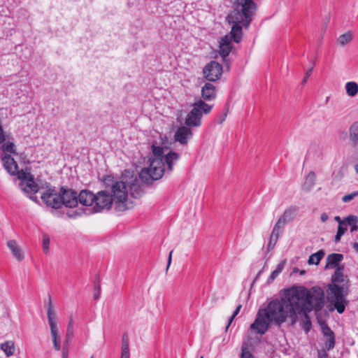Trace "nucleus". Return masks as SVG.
I'll list each match as a JSON object with an SVG mask.
<instances>
[{
  "label": "nucleus",
  "instance_id": "49",
  "mask_svg": "<svg viewBox=\"0 0 358 358\" xmlns=\"http://www.w3.org/2000/svg\"><path fill=\"white\" fill-rule=\"evenodd\" d=\"M27 194H30V195L29 196V199H30L31 201H33L34 202L37 203H39V201H38V198H37L36 196H34V194H32V193H30V192H29V193H27Z\"/></svg>",
  "mask_w": 358,
  "mask_h": 358
},
{
  "label": "nucleus",
  "instance_id": "4",
  "mask_svg": "<svg viewBox=\"0 0 358 358\" xmlns=\"http://www.w3.org/2000/svg\"><path fill=\"white\" fill-rule=\"evenodd\" d=\"M257 6L255 1L249 0H236L233 10L227 15V21L232 24L230 39L239 43L243 36L242 26L248 28Z\"/></svg>",
  "mask_w": 358,
  "mask_h": 358
},
{
  "label": "nucleus",
  "instance_id": "38",
  "mask_svg": "<svg viewBox=\"0 0 358 358\" xmlns=\"http://www.w3.org/2000/svg\"><path fill=\"white\" fill-rule=\"evenodd\" d=\"M49 246H50V238L48 236H43V250L45 253H48L49 252Z\"/></svg>",
  "mask_w": 358,
  "mask_h": 358
},
{
  "label": "nucleus",
  "instance_id": "33",
  "mask_svg": "<svg viewBox=\"0 0 358 358\" xmlns=\"http://www.w3.org/2000/svg\"><path fill=\"white\" fill-rule=\"evenodd\" d=\"M73 332H74V330H73V322L72 318H71L70 321H69V322L68 324V327H67L66 334L65 343L66 344H68V343L69 341H71V340L73 337Z\"/></svg>",
  "mask_w": 358,
  "mask_h": 358
},
{
  "label": "nucleus",
  "instance_id": "32",
  "mask_svg": "<svg viewBox=\"0 0 358 358\" xmlns=\"http://www.w3.org/2000/svg\"><path fill=\"white\" fill-rule=\"evenodd\" d=\"M352 39V34L350 31H348L343 34H341L337 39L338 43L344 46L348 43H350Z\"/></svg>",
  "mask_w": 358,
  "mask_h": 358
},
{
  "label": "nucleus",
  "instance_id": "13",
  "mask_svg": "<svg viewBox=\"0 0 358 358\" xmlns=\"http://www.w3.org/2000/svg\"><path fill=\"white\" fill-rule=\"evenodd\" d=\"M129 178V180H128L127 186H129L131 196L135 199L141 197L143 194V189L136 176H134V175L131 173Z\"/></svg>",
  "mask_w": 358,
  "mask_h": 358
},
{
  "label": "nucleus",
  "instance_id": "6",
  "mask_svg": "<svg viewBox=\"0 0 358 358\" xmlns=\"http://www.w3.org/2000/svg\"><path fill=\"white\" fill-rule=\"evenodd\" d=\"M78 192L66 186H62L57 192L55 187L49 185L41 195V199L47 206L54 209L62 205L66 208H75L78 204Z\"/></svg>",
  "mask_w": 358,
  "mask_h": 358
},
{
  "label": "nucleus",
  "instance_id": "35",
  "mask_svg": "<svg viewBox=\"0 0 358 358\" xmlns=\"http://www.w3.org/2000/svg\"><path fill=\"white\" fill-rule=\"evenodd\" d=\"M100 294H101V285H100V283H99V281L97 280L96 282H94V300H98L100 297Z\"/></svg>",
  "mask_w": 358,
  "mask_h": 358
},
{
  "label": "nucleus",
  "instance_id": "46",
  "mask_svg": "<svg viewBox=\"0 0 358 358\" xmlns=\"http://www.w3.org/2000/svg\"><path fill=\"white\" fill-rule=\"evenodd\" d=\"M328 350H326V348L324 347V348L318 351V358H327L328 357Z\"/></svg>",
  "mask_w": 358,
  "mask_h": 358
},
{
  "label": "nucleus",
  "instance_id": "20",
  "mask_svg": "<svg viewBox=\"0 0 358 358\" xmlns=\"http://www.w3.org/2000/svg\"><path fill=\"white\" fill-rule=\"evenodd\" d=\"M8 248L10 250L13 255L18 260L22 261L24 259V255L22 250L18 246L15 240H10L7 243Z\"/></svg>",
  "mask_w": 358,
  "mask_h": 358
},
{
  "label": "nucleus",
  "instance_id": "51",
  "mask_svg": "<svg viewBox=\"0 0 358 358\" xmlns=\"http://www.w3.org/2000/svg\"><path fill=\"white\" fill-rule=\"evenodd\" d=\"M329 215L326 213H323L321 214L320 220L322 222H325L328 220Z\"/></svg>",
  "mask_w": 358,
  "mask_h": 358
},
{
  "label": "nucleus",
  "instance_id": "21",
  "mask_svg": "<svg viewBox=\"0 0 358 358\" xmlns=\"http://www.w3.org/2000/svg\"><path fill=\"white\" fill-rule=\"evenodd\" d=\"M348 132L351 145L358 144V121L354 122L350 126Z\"/></svg>",
  "mask_w": 358,
  "mask_h": 358
},
{
  "label": "nucleus",
  "instance_id": "54",
  "mask_svg": "<svg viewBox=\"0 0 358 358\" xmlns=\"http://www.w3.org/2000/svg\"><path fill=\"white\" fill-rule=\"evenodd\" d=\"M262 272H263V271H262V270H260V271L257 273V275H256L255 278L254 279V280H253V282H252V283H255V282L258 280V278H259V276L261 275V274L262 273Z\"/></svg>",
  "mask_w": 358,
  "mask_h": 358
},
{
  "label": "nucleus",
  "instance_id": "15",
  "mask_svg": "<svg viewBox=\"0 0 358 358\" xmlns=\"http://www.w3.org/2000/svg\"><path fill=\"white\" fill-rule=\"evenodd\" d=\"M95 194L89 189H83L78 195V203L85 206H91L94 203Z\"/></svg>",
  "mask_w": 358,
  "mask_h": 358
},
{
  "label": "nucleus",
  "instance_id": "58",
  "mask_svg": "<svg viewBox=\"0 0 358 358\" xmlns=\"http://www.w3.org/2000/svg\"><path fill=\"white\" fill-rule=\"evenodd\" d=\"M300 273H301V274H304V273H305V271H301L300 272Z\"/></svg>",
  "mask_w": 358,
  "mask_h": 358
},
{
  "label": "nucleus",
  "instance_id": "24",
  "mask_svg": "<svg viewBox=\"0 0 358 358\" xmlns=\"http://www.w3.org/2000/svg\"><path fill=\"white\" fill-rule=\"evenodd\" d=\"M1 350L3 351L6 357H10L14 354L15 345L12 341H8L1 344Z\"/></svg>",
  "mask_w": 358,
  "mask_h": 358
},
{
  "label": "nucleus",
  "instance_id": "11",
  "mask_svg": "<svg viewBox=\"0 0 358 358\" xmlns=\"http://www.w3.org/2000/svg\"><path fill=\"white\" fill-rule=\"evenodd\" d=\"M222 66L216 61H211L203 69L204 78L210 82L219 80L222 74Z\"/></svg>",
  "mask_w": 358,
  "mask_h": 358
},
{
  "label": "nucleus",
  "instance_id": "43",
  "mask_svg": "<svg viewBox=\"0 0 358 358\" xmlns=\"http://www.w3.org/2000/svg\"><path fill=\"white\" fill-rule=\"evenodd\" d=\"M286 222L282 220L280 217L278 220L277 222L274 225L275 227L279 228L281 231H283L285 226L286 225Z\"/></svg>",
  "mask_w": 358,
  "mask_h": 358
},
{
  "label": "nucleus",
  "instance_id": "2",
  "mask_svg": "<svg viewBox=\"0 0 358 358\" xmlns=\"http://www.w3.org/2000/svg\"><path fill=\"white\" fill-rule=\"evenodd\" d=\"M343 259L342 254L332 253L327 256L325 265V269L335 268L331 278V283L327 286V293L331 309H336L339 314L345 311L349 303L346 296L350 286L348 277L343 274L345 266L339 264Z\"/></svg>",
  "mask_w": 358,
  "mask_h": 358
},
{
  "label": "nucleus",
  "instance_id": "25",
  "mask_svg": "<svg viewBox=\"0 0 358 358\" xmlns=\"http://www.w3.org/2000/svg\"><path fill=\"white\" fill-rule=\"evenodd\" d=\"M310 311H306V310H304V308H303V310L301 311V310H299V313H296V321L298 320V316L299 315H303L305 318V320L303 321V327L304 329V330L308 332L310 331L311 327H312V324H311V322H310V317L308 315V313H309Z\"/></svg>",
  "mask_w": 358,
  "mask_h": 358
},
{
  "label": "nucleus",
  "instance_id": "52",
  "mask_svg": "<svg viewBox=\"0 0 358 358\" xmlns=\"http://www.w3.org/2000/svg\"><path fill=\"white\" fill-rule=\"evenodd\" d=\"M334 220L338 222L339 224L342 225L345 223V220L343 221L341 220V217L339 216H336L334 217Z\"/></svg>",
  "mask_w": 358,
  "mask_h": 358
},
{
  "label": "nucleus",
  "instance_id": "22",
  "mask_svg": "<svg viewBox=\"0 0 358 358\" xmlns=\"http://www.w3.org/2000/svg\"><path fill=\"white\" fill-rule=\"evenodd\" d=\"M297 210V207L291 206L289 208L286 209L284 211L283 214L280 217L287 224L288 222L294 220L296 215Z\"/></svg>",
  "mask_w": 358,
  "mask_h": 358
},
{
  "label": "nucleus",
  "instance_id": "29",
  "mask_svg": "<svg viewBox=\"0 0 358 358\" xmlns=\"http://www.w3.org/2000/svg\"><path fill=\"white\" fill-rule=\"evenodd\" d=\"M129 357H130V353H129L128 337H127V335L126 334H124L122 336V352H121L120 358H129Z\"/></svg>",
  "mask_w": 358,
  "mask_h": 358
},
{
  "label": "nucleus",
  "instance_id": "16",
  "mask_svg": "<svg viewBox=\"0 0 358 358\" xmlns=\"http://www.w3.org/2000/svg\"><path fill=\"white\" fill-rule=\"evenodd\" d=\"M192 136V130L185 126H182L178 129L175 134V140L182 145H185L188 139Z\"/></svg>",
  "mask_w": 358,
  "mask_h": 358
},
{
  "label": "nucleus",
  "instance_id": "5",
  "mask_svg": "<svg viewBox=\"0 0 358 358\" xmlns=\"http://www.w3.org/2000/svg\"><path fill=\"white\" fill-rule=\"evenodd\" d=\"M289 296L292 301L293 309L306 311L314 310L316 313L320 311L324 306V292L319 286H314L310 289L305 287L289 289Z\"/></svg>",
  "mask_w": 358,
  "mask_h": 358
},
{
  "label": "nucleus",
  "instance_id": "7",
  "mask_svg": "<svg viewBox=\"0 0 358 358\" xmlns=\"http://www.w3.org/2000/svg\"><path fill=\"white\" fill-rule=\"evenodd\" d=\"M131 172L124 171L121 180H114L113 176L107 175L103 178L106 188L109 191L115 202L116 208L120 211H124L129 208L126 204L128 189L127 178L129 177Z\"/></svg>",
  "mask_w": 358,
  "mask_h": 358
},
{
  "label": "nucleus",
  "instance_id": "37",
  "mask_svg": "<svg viewBox=\"0 0 358 358\" xmlns=\"http://www.w3.org/2000/svg\"><path fill=\"white\" fill-rule=\"evenodd\" d=\"M357 196H358V191H355L350 194L343 196L342 198V201L344 203H349Z\"/></svg>",
  "mask_w": 358,
  "mask_h": 358
},
{
  "label": "nucleus",
  "instance_id": "61",
  "mask_svg": "<svg viewBox=\"0 0 358 358\" xmlns=\"http://www.w3.org/2000/svg\"><path fill=\"white\" fill-rule=\"evenodd\" d=\"M91 358H93V357H91Z\"/></svg>",
  "mask_w": 358,
  "mask_h": 358
},
{
  "label": "nucleus",
  "instance_id": "60",
  "mask_svg": "<svg viewBox=\"0 0 358 358\" xmlns=\"http://www.w3.org/2000/svg\"><path fill=\"white\" fill-rule=\"evenodd\" d=\"M200 358H203V356H201Z\"/></svg>",
  "mask_w": 358,
  "mask_h": 358
},
{
  "label": "nucleus",
  "instance_id": "10",
  "mask_svg": "<svg viewBox=\"0 0 358 358\" xmlns=\"http://www.w3.org/2000/svg\"><path fill=\"white\" fill-rule=\"evenodd\" d=\"M94 206L92 208L93 213H99L103 210H108L114 202L110 193L108 189L101 190L95 194Z\"/></svg>",
  "mask_w": 358,
  "mask_h": 358
},
{
  "label": "nucleus",
  "instance_id": "55",
  "mask_svg": "<svg viewBox=\"0 0 358 358\" xmlns=\"http://www.w3.org/2000/svg\"><path fill=\"white\" fill-rule=\"evenodd\" d=\"M352 248L354 249V250L357 252H358V243H352Z\"/></svg>",
  "mask_w": 358,
  "mask_h": 358
},
{
  "label": "nucleus",
  "instance_id": "45",
  "mask_svg": "<svg viewBox=\"0 0 358 358\" xmlns=\"http://www.w3.org/2000/svg\"><path fill=\"white\" fill-rule=\"evenodd\" d=\"M351 145L353 148L352 157L353 159L358 160V144Z\"/></svg>",
  "mask_w": 358,
  "mask_h": 358
},
{
  "label": "nucleus",
  "instance_id": "36",
  "mask_svg": "<svg viewBox=\"0 0 358 358\" xmlns=\"http://www.w3.org/2000/svg\"><path fill=\"white\" fill-rule=\"evenodd\" d=\"M240 358H255L253 355L248 350L247 346L243 345Z\"/></svg>",
  "mask_w": 358,
  "mask_h": 358
},
{
  "label": "nucleus",
  "instance_id": "1",
  "mask_svg": "<svg viewBox=\"0 0 358 358\" xmlns=\"http://www.w3.org/2000/svg\"><path fill=\"white\" fill-rule=\"evenodd\" d=\"M289 289L285 290L284 296L281 299L271 300L264 309H259L256 318L250 325V329L255 330L256 334L264 335L270 327L271 324H274L278 327L286 322L287 317H290L292 323L296 322V313L298 310L293 309L292 301L289 296Z\"/></svg>",
  "mask_w": 358,
  "mask_h": 358
},
{
  "label": "nucleus",
  "instance_id": "14",
  "mask_svg": "<svg viewBox=\"0 0 358 358\" xmlns=\"http://www.w3.org/2000/svg\"><path fill=\"white\" fill-rule=\"evenodd\" d=\"M202 112L193 106V108L185 118V124L188 127H198L201 124Z\"/></svg>",
  "mask_w": 358,
  "mask_h": 358
},
{
  "label": "nucleus",
  "instance_id": "44",
  "mask_svg": "<svg viewBox=\"0 0 358 358\" xmlns=\"http://www.w3.org/2000/svg\"><path fill=\"white\" fill-rule=\"evenodd\" d=\"M313 68L311 67L310 68L306 73V75L301 82L302 85H304L306 82H307V80L308 78L310 76V75L312 74V72H313Z\"/></svg>",
  "mask_w": 358,
  "mask_h": 358
},
{
  "label": "nucleus",
  "instance_id": "8",
  "mask_svg": "<svg viewBox=\"0 0 358 358\" xmlns=\"http://www.w3.org/2000/svg\"><path fill=\"white\" fill-rule=\"evenodd\" d=\"M20 180V186L25 193L36 194L39 190L38 185L35 182L34 176L31 173V168L26 167L18 170L16 175Z\"/></svg>",
  "mask_w": 358,
  "mask_h": 358
},
{
  "label": "nucleus",
  "instance_id": "18",
  "mask_svg": "<svg viewBox=\"0 0 358 358\" xmlns=\"http://www.w3.org/2000/svg\"><path fill=\"white\" fill-rule=\"evenodd\" d=\"M231 49L232 45L229 37L228 36H225L224 37L222 38L220 42L219 52L224 62L226 61L227 57L229 55Z\"/></svg>",
  "mask_w": 358,
  "mask_h": 358
},
{
  "label": "nucleus",
  "instance_id": "50",
  "mask_svg": "<svg viewBox=\"0 0 358 358\" xmlns=\"http://www.w3.org/2000/svg\"><path fill=\"white\" fill-rule=\"evenodd\" d=\"M172 253H173V250H171L170 252H169V257H168V261H167V266H166V271H168L171 264V260H172Z\"/></svg>",
  "mask_w": 358,
  "mask_h": 358
},
{
  "label": "nucleus",
  "instance_id": "26",
  "mask_svg": "<svg viewBox=\"0 0 358 358\" xmlns=\"http://www.w3.org/2000/svg\"><path fill=\"white\" fill-rule=\"evenodd\" d=\"M358 217L354 215H350L345 218V224L350 227V231L354 232L358 230Z\"/></svg>",
  "mask_w": 358,
  "mask_h": 358
},
{
  "label": "nucleus",
  "instance_id": "48",
  "mask_svg": "<svg viewBox=\"0 0 358 358\" xmlns=\"http://www.w3.org/2000/svg\"><path fill=\"white\" fill-rule=\"evenodd\" d=\"M68 348L64 345L62 348V358H68Z\"/></svg>",
  "mask_w": 358,
  "mask_h": 358
},
{
  "label": "nucleus",
  "instance_id": "27",
  "mask_svg": "<svg viewBox=\"0 0 358 358\" xmlns=\"http://www.w3.org/2000/svg\"><path fill=\"white\" fill-rule=\"evenodd\" d=\"M285 263L286 260L284 259L277 265L275 269L272 271L270 276L268 278L267 283L269 284L272 282L278 277V275L282 272V269L284 268Z\"/></svg>",
  "mask_w": 358,
  "mask_h": 358
},
{
  "label": "nucleus",
  "instance_id": "19",
  "mask_svg": "<svg viewBox=\"0 0 358 358\" xmlns=\"http://www.w3.org/2000/svg\"><path fill=\"white\" fill-rule=\"evenodd\" d=\"M201 96L206 101L213 100L216 97L215 87L210 83H206L201 88Z\"/></svg>",
  "mask_w": 358,
  "mask_h": 358
},
{
  "label": "nucleus",
  "instance_id": "39",
  "mask_svg": "<svg viewBox=\"0 0 358 358\" xmlns=\"http://www.w3.org/2000/svg\"><path fill=\"white\" fill-rule=\"evenodd\" d=\"M241 308V305H239L236 307V310L234 311L232 315L229 317V322H228V324L227 325L226 327V329H227L229 328V327L230 326L231 323L232 322V321L234 320V319L235 318V317L238 314V313L240 312V310Z\"/></svg>",
  "mask_w": 358,
  "mask_h": 358
},
{
  "label": "nucleus",
  "instance_id": "42",
  "mask_svg": "<svg viewBox=\"0 0 358 358\" xmlns=\"http://www.w3.org/2000/svg\"><path fill=\"white\" fill-rule=\"evenodd\" d=\"M278 240H275V238L270 236L269 241L268 243L267 250L268 251H270L273 250L277 243Z\"/></svg>",
  "mask_w": 358,
  "mask_h": 358
},
{
  "label": "nucleus",
  "instance_id": "57",
  "mask_svg": "<svg viewBox=\"0 0 358 358\" xmlns=\"http://www.w3.org/2000/svg\"><path fill=\"white\" fill-rule=\"evenodd\" d=\"M355 171L358 173V163L355 166Z\"/></svg>",
  "mask_w": 358,
  "mask_h": 358
},
{
  "label": "nucleus",
  "instance_id": "47",
  "mask_svg": "<svg viewBox=\"0 0 358 358\" xmlns=\"http://www.w3.org/2000/svg\"><path fill=\"white\" fill-rule=\"evenodd\" d=\"M347 230V228L345 227H343L342 225L341 224H338V231H337V234L338 235H341V236L345 234V232Z\"/></svg>",
  "mask_w": 358,
  "mask_h": 358
},
{
  "label": "nucleus",
  "instance_id": "34",
  "mask_svg": "<svg viewBox=\"0 0 358 358\" xmlns=\"http://www.w3.org/2000/svg\"><path fill=\"white\" fill-rule=\"evenodd\" d=\"M1 149L4 152H10L13 155H17L15 150V145L12 142H4L1 144Z\"/></svg>",
  "mask_w": 358,
  "mask_h": 358
},
{
  "label": "nucleus",
  "instance_id": "59",
  "mask_svg": "<svg viewBox=\"0 0 358 358\" xmlns=\"http://www.w3.org/2000/svg\"><path fill=\"white\" fill-rule=\"evenodd\" d=\"M25 164H29V161H27L26 162H24Z\"/></svg>",
  "mask_w": 358,
  "mask_h": 358
},
{
  "label": "nucleus",
  "instance_id": "23",
  "mask_svg": "<svg viewBox=\"0 0 358 358\" xmlns=\"http://www.w3.org/2000/svg\"><path fill=\"white\" fill-rule=\"evenodd\" d=\"M315 180L316 176L315 172L310 171L302 185L303 189L306 192H309L314 187L315 184Z\"/></svg>",
  "mask_w": 358,
  "mask_h": 358
},
{
  "label": "nucleus",
  "instance_id": "9",
  "mask_svg": "<svg viewBox=\"0 0 358 358\" xmlns=\"http://www.w3.org/2000/svg\"><path fill=\"white\" fill-rule=\"evenodd\" d=\"M48 321L50 328V333L52 336V343L55 350L59 351L61 349L60 339L59 337L58 329L56 322V313L52 309L51 297L49 296L48 304Z\"/></svg>",
  "mask_w": 358,
  "mask_h": 358
},
{
  "label": "nucleus",
  "instance_id": "17",
  "mask_svg": "<svg viewBox=\"0 0 358 358\" xmlns=\"http://www.w3.org/2000/svg\"><path fill=\"white\" fill-rule=\"evenodd\" d=\"M1 160L3 162V166L8 173L11 176L16 175V173H17L18 165L15 160L8 154L2 157Z\"/></svg>",
  "mask_w": 358,
  "mask_h": 358
},
{
  "label": "nucleus",
  "instance_id": "30",
  "mask_svg": "<svg viewBox=\"0 0 358 358\" xmlns=\"http://www.w3.org/2000/svg\"><path fill=\"white\" fill-rule=\"evenodd\" d=\"M193 106L198 108L199 111L202 112V114L210 113L213 108V106L206 103L201 99L195 102Z\"/></svg>",
  "mask_w": 358,
  "mask_h": 358
},
{
  "label": "nucleus",
  "instance_id": "53",
  "mask_svg": "<svg viewBox=\"0 0 358 358\" xmlns=\"http://www.w3.org/2000/svg\"><path fill=\"white\" fill-rule=\"evenodd\" d=\"M341 238V235H338V234L336 233V236H335V238H334V242H335L336 243H337L340 242Z\"/></svg>",
  "mask_w": 358,
  "mask_h": 358
},
{
  "label": "nucleus",
  "instance_id": "56",
  "mask_svg": "<svg viewBox=\"0 0 358 358\" xmlns=\"http://www.w3.org/2000/svg\"><path fill=\"white\" fill-rule=\"evenodd\" d=\"M226 116H227V114H226V113H224V114L223 115V116L222 117V119H221V120H220V122H222L225 120Z\"/></svg>",
  "mask_w": 358,
  "mask_h": 358
},
{
  "label": "nucleus",
  "instance_id": "31",
  "mask_svg": "<svg viewBox=\"0 0 358 358\" xmlns=\"http://www.w3.org/2000/svg\"><path fill=\"white\" fill-rule=\"evenodd\" d=\"M347 94L350 96H355L358 92V84L355 82H348L345 85Z\"/></svg>",
  "mask_w": 358,
  "mask_h": 358
},
{
  "label": "nucleus",
  "instance_id": "28",
  "mask_svg": "<svg viewBox=\"0 0 358 358\" xmlns=\"http://www.w3.org/2000/svg\"><path fill=\"white\" fill-rule=\"evenodd\" d=\"M325 252L323 250H320L318 252L312 254L308 260V264L318 265L321 259L324 257Z\"/></svg>",
  "mask_w": 358,
  "mask_h": 358
},
{
  "label": "nucleus",
  "instance_id": "12",
  "mask_svg": "<svg viewBox=\"0 0 358 358\" xmlns=\"http://www.w3.org/2000/svg\"><path fill=\"white\" fill-rule=\"evenodd\" d=\"M320 325L322 333L325 338L324 347L326 348V350H331L335 346V334L326 322H321Z\"/></svg>",
  "mask_w": 358,
  "mask_h": 358
},
{
  "label": "nucleus",
  "instance_id": "40",
  "mask_svg": "<svg viewBox=\"0 0 358 358\" xmlns=\"http://www.w3.org/2000/svg\"><path fill=\"white\" fill-rule=\"evenodd\" d=\"M84 210H73L67 212V216L70 218H76L78 216H80L83 213H84Z\"/></svg>",
  "mask_w": 358,
  "mask_h": 358
},
{
  "label": "nucleus",
  "instance_id": "3",
  "mask_svg": "<svg viewBox=\"0 0 358 358\" xmlns=\"http://www.w3.org/2000/svg\"><path fill=\"white\" fill-rule=\"evenodd\" d=\"M152 158L150 159V166L143 168L139 173L141 180L147 184H152L154 180L160 179L166 171L171 173L173 170V166L180 158L179 154L170 151L167 154L164 153V148L152 145Z\"/></svg>",
  "mask_w": 358,
  "mask_h": 358
},
{
  "label": "nucleus",
  "instance_id": "41",
  "mask_svg": "<svg viewBox=\"0 0 358 358\" xmlns=\"http://www.w3.org/2000/svg\"><path fill=\"white\" fill-rule=\"evenodd\" d=\"M283 231L279 229V228L273 227V230L271 234V236L275 238V240H278L280 234L282 233Z\"/></svg>",
  "mask_w": 358,
  "mask_h": 358
}]
</instances>
